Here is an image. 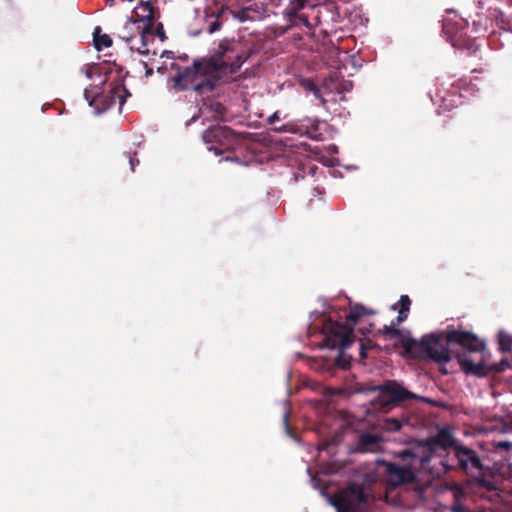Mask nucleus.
Returning a JSON list of instances; mask_svg holds the SVG:
<instances>
[{
    "label": "nucleus",
    "mask_w": 512,
    "mask_h": 512,
    "mask_svg": "<svg viewBox=\"0 0 512 512\" xmlns=\"http://www.w3.org/2000/svg\"><path fill=\"white\" fill-rule=\"evenodd\" d=\"M319 129V123L314 122L310 127H307L306 134L308 137L312 140L320 141L323 139L322 133L318 131Z\"/></svg>",
    "instance_id": "obj_25"
},
{
    "label": "nucleus",
    "mask_w": 512,
    "mask_h": 512,
    "mask_svg": "<svg viewBox=\"0 0 512 512\" xmlns=\"http://www.w3.org/2000/svg\"><path fill=\"white\" fill-rule=\"evenodd\" d=\"M124 39H126L127 42L131 41L132 40V36H129V37H123Z\"/></svg>",
    "instance_id": "obj_46"
},
{
    "label": "nucleus",
    "mask_w": 512,
    "mask_h": 512,
    "mask_svg": "<svg viewBox=\"0 0 512 512\" xmlns=\"http://www.w3.org/2000/svg\"><path fill=\"white\" fill-rule=\"evenodd\" d=\"M171 69L177 71L171 79L172 86L177 91L193 90L202 95L213 92L218 86L201 58L195 59L192 65L187 67L172 63Z\"/></svg>",
    "instance_id": "obj_3"
},
{
    "label": "nucleus",
    "mask_w": 512,
    "mask_h": 512,
    "mask_svg": "<svg viewBox=\"0 0 512 512\" xmlns=\"http://www.w3.org/2000/svg\"><path fill=\"white\" fill-rule=\"evenodd\" d=\"M460 38H461V36L459 38L451 39V43L454 47L460 48V49L466 48L467 50L472 51L474 53L479 50V46L476 45L474 40H471V39L461 40Z\"/></svg>",
    "instance_id": "obj_22"
},
{
    "label": "nucleus",
    "mask_w": 512,
    "mask_h": 512,
    "mask_svg": "<svg viewBox=\"0 0 512 512\" xmlns=\"http://www.w3.org/2000/svg\"><path fill=\"white\" fill-rule=\"evenodd\" d=\"M100 32V27H97L95 29V32H94V45H95V48L100 51L102 50V48H108L110 46H112V39L110 38L109 35L107 34H103V35H99L98 33Z\"/></svg>",
    "instance_id": "obj_20"
},
{
    "label": "nucleus",
    "mask_w": 512,
    "mask_h": 512,
    "mask_svg": "<svg viewBox=\"0 0 512 512\" xmlns=\"http://www.w3.org/2000/svg\"><path fill=\"white\" fill-rule=\"evenodd\" d=\"M209 110L213 113V116L216 118V117H223L226 113V107L218 102V101H213L209 104L208 106Z\"/></svg>",
    "instance_id": "obj_23"
},
{
    "label": "nucleus",
    "mask_w": 512,
    "mask_h": 512,
    "mask_svg": "<svg viewBox=\"0 0 512 512\" xmlns=\"http://www.w3.org/2000/svg\"><path fill=\"white\" fill-rule=\"evenodd\" d=\"M179 59L186 62V61H188L189 57L187 54H183V55L179 56Z\"/></svg>",
    "instance_id": "obj_39"
},
{
    "label": "nucleus",
    "mask_w": 512,
    "mask_h": 512,
    "mask_svg": "<svg viewBox=\"0 0 512 512\" xmlns=\"http://www.w3.org/2000/svg\"><path fill=\"white\" fill-rule=\"evenodd\" d=\"M138 51H139V53H142V54H144V53H147V52H148V51H142L140 48H138Z\"/></svg>",
    "instance_id": "obj_47"
},
{
    "label": "nucleus",
    "mask_w": 512,
    "mask_h": 512,
    "mask_svg": "<svg viewBox=\"0 0 512 512\" xmlns=\"http://www.w3.org/2000/svg\"><path fill=\"white\" fill-rule=\"evenodd\" d=\"M238 48L239 45L234 41L225 39L219 42L211 56L201 58L218 85L220 81L235 74L247 60L246 52Z\"/></svg>",
    "instance_id": "obj_2"
},
{
    "label": "nucleus",
    "mask_w": 512,
    "mask_h": 512,
    "mask_svg": "<svg viewBox=\"0 0 512 512\" xmlns=\"http://www.w3.org/2000/svg\"><path fill=\"white\" fill-rule=\"evenodd\" d=\"M399 456L402 458L403 461H411L412 463H414L417 459H419L421 465H424L425 463L429 462V460H430V456L429 455L428 456H423V457L420 458L414 452V450L409 449V448L402 450L399 453Z\"/></svg>",
    "instance_id": "obj_21"
},
{
    "label": "nucleus",
    "mask_w": 512,
    "mask_h": 512,
    "mask_svg": "<svg viewBox=\"0 0 512 512\" xmlns=\"http://www.w3.org/2000/svg\"><path fill=\"white\" fill-rule=\"evenodd\" d=\"M136 9L141 10V13L137 14L139 19L135 20L133 24H136L139 21H146V24L142 27V30L139 33L142 46L145 47L147 45L146 35L152 34L154 22L157 18L156 13L158 11L151 0L146 2L142 1Z\"/></svg>",
    "instance_id": "obj_12"
},
{
    "label": "nucleus",
    "mask_w": 512,
    "mask_h": 512,
    "mask_svg": "<svg viewBox=\"0 0 512 512\" xmlns=\"http://www.w3.org/2000/svg\"><path fill=\"white\" fill-rule=\"evenodd\" d=\"M84 95L89 101V105L94 107L96 112L100 114L113 107L117 99L121 107L126 101V96H130V92L123 84L115 82L110 84L107 92L98 93L91 99L87 90H85Z\"/></svg>",
    "instance_id": "obj_9"
},
{
    "label": "nucleus",
    "mask_w": 512,
    "mask_h": 512,
    "mask_svg": "<svg viewBox=\"0 0 512 512\" xmlns=\"http://www.w3.org/2000/svg\"><path fill=\"white\" fill-rule=\"evenodd\" d=\"M458 363L465 374L477 377H486L491 372L500 373L510 366V363L506 358H503L498 363L486 365L484 356L477 359H470L466 357V355L462 354L458 355Z\"/></svg>",
    "instance_id": "obj_10"
},
{
    "label": "nucleus",
    "mask_w": 512,
    "mask_h": 512,
    "mask_svg": "<svg viewBox=\"0 0 512 512\" xmlns=\"http://www.w3.org/2000/svg\"><path fill=\"white\" fill-rule=\"evenodd\" d=\"M202 140L210 151L216 155L231 153L240 144V136L230 127L211 125L202 133Z\"/></svg>",
    "instance_id": "obj_5"
},
{
    "label": "nucleus",
    "mask_w": 512,
    "mask_h": 512,
    "mask_svg": "<svg viewBox=\"0 0 512 512\" xmlns=\"http://www.w3.org/2000/svg\"><path fill=\"white\" fill-rule=\"evenodd\" d=\"M441 464L444 466L445 471H449L454 468L452 465H448L446 461H441Z\"/></svg>",
    "instance_id": "obj_38"
},
{
    "label": "nucleus",
    "mask_w": 512,
    "mask_h": 512,
    "mask_svg": "<svg viewBox=\"0 0 512 512\" xmlns=\"http://www.w3.org/2000/svg\"><path fill=\"white\" fill-rule=\"evenodd\" d=\"M312 91L314 92V95H315L318 99H320V101H321L322 105H325L326 100H325V99L320 95L319 89H318L315 85H313V87H312Z\"/></svg>",
    "instance_id": "obj_34"
},
{
    "label": "nucleus",
    "mask_w": 512,
    "mask_h": 512,
    "mask_svg": "<svg viewBox=\"0 0 512 512\" xmlns=\"http://www.w3.org/2000/svg\"><path fill=\"white\" fill-rule=\"evenodd\" d=\"M152 74H153V69H152V68H147V70H146V75H147V76H150V75H152Z\"/></svg>",
    "instance_id": "obj_41"
},
{
    "label": "nucleus",
    "mask_w": 512,
    "mask_h": 512,
    "mask_svg": "<svg viewBox=\"0 0 512 512\" xmlns=\"http://www.w3.org/2000/svg\"><path fill=\"white\" fill-rule=\"evenodd\" d=\"M500 349L503 352L510 351V340L506 341L504 338H501L499 341Z\"/></svg>",
    "instance_id": "obj_30"
},
{
    "label": "nucleus",
    "mask_w": 512,
    "mask_h": 512,
    "mask_svg": "<svg viewBox=\"0 0 512 512\" xmlns=\"http://www.w3.org/2000/svg\"><path fill=\"white\" fill-rule=\"evenodd\" d=\"M161 58H174V53L172 51L165 50L161 54Z\"/></svg>",
    "instance_id": "obj_36"
},
{
    "label": "nucleus",
    "mask_w": 512,
    "mask_h": 512,
    "mask_svg": "<svg viewBox=\"0 0 512 512\" xmlns=\"http://www.w3.org/2000/svg\"><path fill=\"white\" fill-rule=\"evenodd\" d=\"M448 342L454 349L453 357L458 360V355H466L470 359L478 355L479 358L484 356L485 343L480 340L477 335L469 331L448 330Z\"/></svg>",
    "instance_id": "obj_7"
},
{
    "label": "nucleus",
    "mask_w": 512,
    "mask_h": 512,
    "mask_svg": "<svg viewBox=\"0 0 512 512\" xmlns=\"http://www.w3.org/2000/svg\"><path fill=\"white\" fill-rule=\"evenodd\" d=\"M225 159H226V160H231V161H236V162H238V158H237V157H230V156H227Z\"/></svg>",
    "instance_id": "obj_42"
},
{
    "label": "nucleus",
    "mask_w": 512,
    "mask_h": 512,
    "mask_svg": "<svg viewBox=\"0 0 512 512\" xmlns=\"http://www.w3.org/2000/svg\"><path fill=\"white\" fill-rule=\"evenodd\" d=\"M327 446H328V444L324 443V444L319 446V450H325L327 448Z\"/></svg>",
    "instance_id": "obj_43"
},
{
    "label": "nucleus",
    "mask_w": 512,
    "mask_h": 512,
    "mask_svg": "<svg viewBox=\"0 0 512 512\" xmlns=\"http://www.w3.org/2000/svg\"><path fill=\"white\" fill-rule=\"evenodd\" d=\"M166 69H167V68H166L165 66H161V67H158L157 71H158L159 73H161V74H164V73H165V71H166Z\"/></svg>",
    "instance_id": "obj_40"
},
{
    "label": "nucleus",
    "mask_w": 512,
    "mask_h": 512,
    "mask_svg": "<svg viewBox=\"0 0 512 512\" xmlns=\"http://www.w3.org/2000/svg\"><path fill=\"white\" fill-rule=\"evenodd\" d=\"M400 310L409 312L411 306V300L408 295H402L399 299Z\"/></svg>",
    "instance_id": "obj_27"
},
{
    "label": "nucleus",
    "mask_w": 512,
    "mask_h": 512,
    "mask_svg": "<svg viewBox=\"0 0 512 512\" xmlns=\"http://www.w3.org/2000/svg\"><path fill=\"white\" fill-rule=\"evenodd\" d=\"M381 437L376 434L364 433L360 436L359 447L363 452H376L380 449Z\"/></svg>",
    "instance_id": "obj_19"
},
{
    "label": "nucleus",
    "mask_w": 512,
    "mask_h": 512,
    "mask_svg": "<svg viewBox=\"0 0 512 512\" xmlns=\"http://www.w3.org/2000/svg\"><path fill=\"white\" fill-rule=\"evenodd\" d=\"M317 170L318 167L314 164H301L293 173V180L295 182H299L300 180H307V182L313 184L315 182V174Z\"/></svg>",
    "instance_id": "obj_18"
},
{
    "label": "nucleus",
    "mask_w": 512,
    "mask_h": 512,
    "mask_svg": "<svg viewBox=\"0 0 512 512\" xmlns=\"http://www.w3.org/2000/svg\"><path fill=\"white\" fill-rule=\"evenodd\" d=\"M284 423L288 427V415L284 416Z\"/></svg>",
    "instance_id": "obj_44"
},
{
    "label": "nucleus",
    "mask_w": 512,
    "mask_h": 512,
    "mask_svg": "<svg viewBox=\"0 0 512 512\" xmlns=\"http://www.w3.org/2000/svg\"><path fill=\"white\" fill-rule=\"evenodd\" d=\"M323 88L329 93L342 94L350 92L353 89V83L343 79L338 72H333L324 79Z\"/></svg>",
    "instance_id": "obj_16"
},
{
    "label": "nucleus",
    "mask_w": 512,
    "mask_h": 512,
    "mask_svg": "<svg viewBox=\"0 0 512 512\" xmlns=\"http://www.w3.org/2000/svg\"><path fill=\"white\" fill-rule=\"evenodd\" d=\"M337 365L341 366L342 368H346L349 362L342 363V356L339 355V357L336 359Z\"/></svg>",
    "instance_id": "obj_37"
},
{
    "label": "nucleus",
    "mask_w": 512,
    "mask_h": 512,
    "mask_svg": "<svg viewBox=\"0 0 512 512\" xmlns=\"http://www.w3.org/2000/svg\"><path fill=\"white\" fill-rule=\"evenodd\" d=\"M388 481L393 486L404 483H412L415 480V473L410 466L386 463Z\"/></svg>",
    "instance_id": "obj_15"
},
{
    "label": "nucleus",
    "mask_w": 512,
    "mask_h": 512,
    "mask_svg": "<svg viewBox=\"0 0 512 512\" xmlns=\"http://www.w3.org/2000/svg\"><path fill=\"white\" fill-rule=\"evenodd\" d=\"M402 427L401 421L396 418L387 419L385 422V429L391 432L399 431Z\"/></svg>",
    "instance_id": "obj_26"
},
{
    "label": "nucleus",
    "mask_w": 512,
    "mask_h": 512,
    "mask_svg": "<svg viewBox=\"0 0 512 512\" xmlns=\"http://www.w3.org/2000/svg\"><path fill=\"white\" fill-rule=\"evenodd\" d=\"M440 371H441V373H443V374H447V373H448V371H447L446 369H444V368H440Z\"/></svg>",
    "instance_id": "obj_45"
},
{
    "label": "nucleus",
    "mask_w": 512,
    "mask_h": 512,
    "mask_svg": "<svg viewBox=\"0 0 512 512\" xmlns=\"http://www.w3.org/2000/svg\"><path fill=\"white\" fill-rule=\"evenodd\" d=\"M423 447L429 451L430 453L435 452L438 448L446 450L448 448H453L455 450V446L458 445L448 428H440L436 435L428 437L422 443Z\"/></svg>",
    "instance_id": "obj_14"
},
{
    "label": "nucleus",
    "mask_w": 512,
    "mask_h": 512,
    "mask_svg": "<svg viewBox=\"0 0 512 512\" xmlns=\"http://www.w3.org/2000/svg\"><path fill=\"white\" fill-rule=\"evenodd\" d=\"M458 466L466 473H480L483 469V463L477 452L462 444L455 446L454 452Z\"/></svg>",
    "instance_id": "obj_11"
},
{
    "label": "nucleus",
    "mask_w": 512,
    "mask_h": 512,
    "mask_svg": "<svg viewBox=\"0 0 512 512\" xmlns=\"http://www.w3.org/2000/svg\"><path fill=\"white\" fill-rule=\"evenodd\" d=\"M129 163L131 166V170L134 171L136 165L139 164V159L137 158V153L134 152L133 155L129 154Z\"/></svg>",
    "instance_id": "obj_29"
},
{
    "label": "nucleus",
    "mask_w": 512,
    "mask_h": 512,
    "mask_svg": "<svg viewBox=\"0 0 512 512\" xmlns=\"http://www.w3.org/2000/svg\"><path fill=\"white\" fill-rule=\"evenodd\" d=\"M480 484H481V486L486 487L488 491H494L495 490L494 485L490 481L481 480Z\"/></svg>",
    "instance_id": "obj_33"
},
{
    "label": "nucleus",
    "mask_w": 512,
    "mask_h": 512,
    "mask_svg": "<svg viewBox=\"0 0 512 512\" xmlns=\"http://www.w3.org/2000/svg\"><path fill=\"white\" fill-rule=\"evenodd\" d=\"M229 13L230 10L223 6L207 11L205 15V30L209 34L219 31L223 24V16Z\"/></svg>",
    "instance_id": "obj_17"
},
{
    "label": "nucleus",
    "mask_w": 512,
    "mask_h": 512,
    "mask_svg": "<svg viewBox=\"0 0 512 512\" xmlns=\"http://www.w3.org/2000/svg\"><path fill=\"white\" fill-rule=\"evenodd\" d=\"M337 512H363L368 502V495L362 485L352 483L330 498Z\"/></svg>",
    "instance_id": "obj_6"
},
{
    "label": "nucleus",
    "mask_w": 512,
    "mask_h": 512,
    "mask_svg": "<svg viewBox=\"0 0 512 512\" xmlns=\"http://www.w3.org/2000/svg\"><path fill=\"white\" fill-rule=\"evenodd\" d=\"M336 0H290L288 6L285 9V15L289 19V21L293 25H304L306 27H311V23L309 21V15L305 13H300L307 4L311 5L312 12H315L317 9V14L314 16L315 24H321V9H327L325 4L334 3Z\"/></svg>",
    "instance_id": "obj_8"
},
{
    "label": "nucleus",
    "mask_w": 512,
    "mask_h": 512,
    "mask_svg": "<svg viewBox=\"0 0 512 512\" xmlns=\"http://www.w3.org/2000/svg\"><path fill=\"white\" fill-rule=\"evenodd\" d=\"M402 347L415 358L431 360L440 365L450 362L454 353L448 342V330L425 334L419 341L413 338L402 339Z\"/></svg>",
    "instance_id": "obj_1"
},
{
    "label": "nucleus",
    "mask_w": 512,
    "mask_h": 512,
    "mask_svg": "<svg viewBox=\"0 0 512 512\" xmlns=\"http://www.w3.org/2000/svg\"><path fill=\"white\" fill-rule=\"evenodd\" d=\"M381 395L391 403H401L409 399H415L417 396L406 390L396 381H388L378 387Z\"/></svg>",
    "instance_id": "obj_13"
},
{
    "label": "nucleus",
    "mask_w": 512,
    "mask_h": 512,
    "mask_svg": "<svg viewBox=\"0 0 512 512\" xmlns=\"http://www.w3.org/2000/svg\"><path fill=\"white\" fill-rule=\"evenodd\" d=\"M375 312L369 310L361 304L351 306L349 314L345 321H332L326 324V345L332 349L344 350L349 347L354 340V326L359 319L365 315H373Z\"/></svg>",
    "instance_id": "obj_4"
},
{
    "label": "nucleus",
    "mask_w": 512,
    "mask_h": 512,
    "mask_svg": "<svg viewBox=\"0 0 512 512\" xmlns=\"http://www.w3.org/2000/svg\"><path fill=\"white\" fill-rule=\"evenodd\" d=\"M274 131L276 132H288V131H292L290 128H289V125H282L280 127H274Z\"/></svg>",
    "instance_id": "obj_35"
},
{
    "label": "nucleus",
    "mask_w": 512,
    "mask_h": 512,
    "mask_svg": "<svg viewBox=\"0 0 512 512\" xmlns=\"http://www.w3.org/2000/svg\"><path fill=\"white\" fill-rule=\"evenodd\" d=\"M397 324L393 321L391 325L383 327V334L389 339L399 337L401 335L400 329L396 328Z\"/></svg>",
    "instance_id": "obj_24"
},
{
    "label": "nucleus",
    "mask_w": 512,
    "mask_h": 512,
    "mask_svg": "<svg viewBox=\"0 0 512 512\" xmlns=\"http://www.w3.org/2000/svg\"><path fill=\"white\" fill-rule=\"evenodd\" d=\"M278 120H280V114L278 111H276L271 116L268 117L267 122L268 124L273 125Z\"/></svg>",
    "instance_id": "obj_32"
},
{
    "label": "nucleus",
    "mask_w": 512,
    "mask_h": 512,
    "mask_svg": "<svg viewBox=\"0 0 512 512\" xmlns=\"http://www.w3.org/2000/svg\"><path fill=\"white\" fill-rule=\"evenodd\" d=\"M408 313L409 312H406V311H403V310L399 309L398 316L396 317L394 322L396 324H400V323L404 322L407 319V317H408Z\"/></svg>",
    "instance_id": "obj_28"
},
{
    "label": "nucleus",
    "mask_w": 512,
    "mask_h": 512,
    "mask_svg": "<svg viewBox=\"0 0 512 512\" xmlns=\"http://www.w3.org/2000/svg\"><path fill=\"white\" fill-rule=\"evenodd\" d=\"M362 356L365 357V352H364V348L362 347V352H361Z\"/></svg>",
    "instance_id": "obj_48"
},
{
    "label": "nucleus",
    "mask_w": 512,
    "mask_h": 512,
    "mask_svg": "<svg viewBox=\"0 0 512 512\" xmlns=\"http://www.w3.org/2000/svg\"><path fill=\"white\" fill-rule=\"evenodd\" d=\"M156 35L158 37H160L162 40H164L166 37H165V32H164V27H163V24L162 23H158L156 25Z\"/></svg>",
    "instance_id": "obj_31"
}]
</instances>
